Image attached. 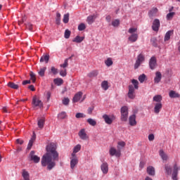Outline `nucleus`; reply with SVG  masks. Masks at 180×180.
Returning a JSON list of instances; mask_svg holds the SVG:
<instances>
[{
	"instance_id": "7ed1b4c3",
	"label": "nucleus",
	"mask_w": 180,
	"mask_h": 180,
	"mask_svg": "<svg viewBox=\"0 0 180 180\" xmlns=\"http://www.w3.org/2000/svg\"><path fill=\"white\" fill-rule=\"evenodd\" d=\"M120 112L122 122H127V117H129V108H127V106H123L121 108Z\"/></svg>"
},
{
	"instance_id": "473e14b6",
	"label": "nucleus",
	"mask_w": 180,
	"mask_h": 180,
	"mask_svg": "<svg viewBox=\"0 0 180 180\" xmlns=\"http://www.w3.org/2000/svg\"><path fill=\"white\" fill-rule=\"evenodd\" d=\"M84 41V37H79V36H77L72 41L74 43H81L82 41Z\"/></svg>"
},
{
	"instance_id": "37998d69",
	"label": "nucleus",
	"mask_w": 180,
	"mask_h": 180,
	"mask_svg": "<svg viewBox=\"0 0 180 180\" xmlns=\"http://www.w3.org/2000/svg\"><path fill=\"white\" fill-rule=\"evenodd\" d=\"M124 146H126V143H124V141H120L117 143V148L118 150H122V148H123V147H124Z\"/></svg>"
},
{
	"instance_id": "774afa93",
	"label": "nucleus",
	"mask_w": 180,
	"mask_h": 180,
	"mask_svg": "<svg viewBox=\"0 0 180 180\" xmlns=\"http://www.w3.org/2000/svg\"><path fill=\"white\" fill-rule=\"evenodd\" d=\"M105 19L107 22H110V20L112 19V18L110 17V15H107Z\"/></svg>"
},
{
	"instance_id": "864d4df0",
	"label": "nucleus",
	"mask_w": 180,
	"mask_h": 180,
	"mask_svg": "<svg viewBox=\"0 0 180 180\" xmlns=\"http://www.w3.org/2000/svg\"><path fill=\"white\" fill-rule=\"evenodd\" d=\"M150 43L153 46H154V47H157V38H151Z\"/></svg>"
},
{
	"instance_id": "c9c22d12",
	"label": "nucleus",
	"mask_w": 180,
	"mask_h": 180,
	"mask_svg": "<svg viewBox=\"0 0 180 180\" xmlns=\"http://www.w3.org/2000/svg\"><path fill=\"white\" fill-rule=\"evenodd\" d=\"M46 70H47L46 67L40 68L39 71L38 72L39 75L40 77H44V73L46 72Z\"/></svg>"
},
{
	"instance_id": "ddd939ff",
	"label": "nucleus",
	"mask_w": 180,
	"mask_h": 180,
	"mask_svg": "<svg viewBox=\"0 0 180 180\" xmlns=\"http://www.w3.org/2000/svg\"><path fill=\"white\" fill-rule=\"evenodd\" d=\"M101 169L103 172V174H108V172H109V165H108V163L106 162H103L101 165Z\"/></svg>"
},
{
	"instance_id": "a878e982",
	"label": "nucleus",
	"mask_w": 180,
	"mask_h": 180,
	"mask_svg": "<svg viewBox=\"0 0 180 180\" xmlns=\"http://www.w3.org/2000/svg\"><path fill=\"white\" fill-rule=\"evenodd\" d=\"M50 60V56L49 55H45L41 57L40 58V63H46L47 64L49 63V60Z\"/></svg>"
},
{
	"instance_id": "052dcab7",
	"label": "nucleus",
	"mask_w": 180,
	"mask_h": 180,
	"mask_svg": "<svg viewBox=\"0 0 180 180\" xmlns=\"http://www.w3.org/2000/svg\"><path fill=\"white\" fill-rule=\"evenodd\" d=\"M94 109H95L94 106L89 107L87 110V113L89 115H92V112H94Z\"/></svg>"
},
{
	"instance_id": "2f4dec72",
	"label": "nucleus",
	"mask_w": 180,
	"mask_h": 180,
	"mask_svg": "<svg viewBox=\"0 0 180 180\" xmlns=\"http://www.w3.org/2000/svg\"><path fill=\"white\" fill-rule=\"evenodd\" d=\"M161 101H162V96L161 95H156L153 97V102L161 103Z\"/></svg>"
},
{
	"instance_id": "ea45409f",
	"label": "nucleus",
	"mask_w": 180,
	"mask_h": 180,
	"mask_svg": "<svg viewBox=\"0 0 180 180\" xmlns=\"http://www.w3.org/2000/svg\"><path fill=\"white\" fill-rule=\"evenodd\" d=\"M147 78V76H146V75L142 74L139 77V82H141V84H143V82H144V81H146V79Z\"/></svg>"
},
{
	"instance_id": "c03bdc74",
	"label": "nucleus",
	"mask_w": 180,
	"mask_h": 180,
	"mask_svg": "<svg viewBox=\"0 0 180 180\" xmlns=\"http://www.w3.org/2000/svg\"><path fill=\"white\" fill-rule=\"evenodd\" d=\"M131 82H132V84H133V85H134V89H139V81H137V80H136V79H133L132 80H131Z\"/></svg>"
},
{
	"instance_id": "2eb2a0df",
	"label": "nucleus",
	"mask_w": 180,
	"mask_h": 180,
	"mask_svg": "<svg viewBox=\"0 0 180 180\" xmlns=\"http://www.w3.org/2000/svg\"><path fill=\"white\" fill-rule=\"evenodd\" d=\"M146 171L147 174L150 176H154L155 175V168L153 166H148Z\"/></svg>"
},
{
	"instance_id": "bf43d9fd",
	"label": "nucleus",
	"mask_w": 180,
	"mask_h": 180,
	"mask_svg": "<svg viewBox=\"0 0 180 180\" xmlns=\"http://www.w3.org/2000/svg\"><path fill=\"white\" fill-rule=\"evenodd\" d=\"M26 27H27V29L30 30L31 32H32V30H33V25H32L30 22H28L26 25Z\"/></svg>"
},
{
	"instance_id": "20e7f679",
	"label": "nucleus",
	"mask_w": 180,
	"mask_h": 180,
	"mask_svg": "<svg viewBox=\"0 0 180 180\" xmlns=\"http://www.w3.org/2000/svg\"><path fill=\"white\" fill-rule=\"evenodd\" d=\"M146 60V58H144V55L143 53L139 54L137 56V59L136 60V63L134 64V69L137 70L140 65L143 63V62Z\"/></svg>"
},
{
	"instance_id": "680f3d73",
	"label": "nucleus",
	"mask_w": 180,
	"mask_h": 180,
	"mask_svg": "<svg viewBox=\"0 0 180 180\" xmlns=\"http://www.w3.org/2000/svg\"><path fill=\"white\" fill-rule=\"evenodd\" d=\"M50 98H51V92L46 91L47 102H49V101H50Z\"/></svg>"
},
{
	"instance_id": "58836bf2",
	"label": "nucleus",
	"mask_w": 180,
	"mask_h": 180,
	"mask_svg": "<svg viewBox=\"0 0 180 180\" xmlns=\"http://www.w3.org/2000/svg\"><path fill=\"white\" fill-rule=\"evenodd\" d=\"M98 71L97 70H94L92 71L91 72L88 74V77H89V78H94V77H98Z\"/></svg>"
},
{
	"instance_id": "f8f14e48",
	"label": "nucleus",
	"mask_w": 180,
	"mask_h": 180,
	"mask_svg": "<svg viewBox=\"0 0 180 180\" xmlns=\"http://www.w3.org/2000/svg\"><path fill=\"white\" fill-rule=\"evenodd\" d=\"M70 159V168L74 169V168H75V165L78 164V158L77 156H72Z\"/></svg>"
},
{
	"instance_id": "6e6552de",
	"label": "nucleus",
	"mask_w": 180,
	"mask_h": 180,
	"mask_svg": "<svg viewBox=\"0 0 180 180\" xmlns=\"http://www.w3.org/2000/svg\"><path fill=\"white\" fill-rule=\"evenodd\" d=\"M128 98L129 99H134L136 98V94L134 93V86L132 84L129 86Z\"/></svg>"
},
{
	"instance_id": "4c0bfd02",
	"label": "nucleus",
	"mask_w": 180,
	"mask_h": 180,
	"mask_svg": "<svg viewBox=\"0 0 180 180\" xmlns=\"http://www.w3.org/2000/svg\"><path fill=\"white\" fill-rule=\"evenodd\" d=\"M67 117V113L65 112H61L58 115V119L63 120Z\"/></svg>"
},
{
	"instance_id": "423d86ee",
	"label": "nucleus",
	"mask_w": 180,
	"mask_h": 180,
	"mask_svg": "<svg viewBox=\"0 0 180 180\" xmlns=\"http://www.w3.org/2000/svg\"><path fill=\"white\" fill-rule=\"evenodd\" d=\"M109 153H110V155H111V157L115 156V157H120L121 155V153H120V150L119 148H117V150H116V148L111 147L109 150Z\"/></svg>"
},
{
	"instance_id": "cd10ccee",
	"label": "nucleus",
	"mask_w": 180,
	"mask_h": 180,
	"mask_svg": "<svg viewBox=\"0 0 180 180\" xmlns=\"http://www.w3.org/2000/svg\"><path fill=\"white\" fill-rule=\"evenodd\" d=\"M158 13V8H153L151 9V11H149V16L150 18H153V16H155L157 13Z\"/></svg>"
},
{
	"instance_id": "393cba45",
	"label": "nucleus",
	"mask_w": 180,
	"mask_h": 180,
	"mask_svg": "<svg viewBox=\"0 0 180 180\" xmlns=\"http://www.w3.org/2000/svg\"><path fill=\"white\" fill-rule=\"evenodd\" d=\"M7 86H8V88H11V89H19V85L12 82H8L7 84Z\"/></svg>"
},
{
	"instance_id": "e2e57ef3",
	"label": "nucleus",
	"mask_w": 180,
	"mask_h": 180,
	"mask_svg": "<svg viewBox=\"0 0 180 180\" xmlns=\"http://www.w3.org/2000/svg\"><path fill=\"white\" fill-rule=\"evenodd\" d=\"M148 140L149 141H153L154 140V134H150L148 136Z\"/></svg>"
},
{
	"instance_id": "69168bd1",
	"label": "nucleus",
	"mask_w": 180,
	"mask_h": 180,
	"mask_svg": "<svg viewBox=\"0 0 180 180\" xmlns=\"http://www.w3.org/2000/svg\"><path fill=\"white\" fill-rule=\"evenodd\" d=\"M16 143H17V144H20V146H22V144H23V140H22V139H17L16 140Z\"/></svg>"
},
{
	"instance_id": "de8ad7c7",
	"label": "nucleus",
	"mask_w": 180,
	"mask_h": 180,
	"mask_svg": "<svg viewBox=\"0 0 180 180\" xmlns=\"http://www.w3.org/2000/svg\"><path fill=\"white\" fill-rule=\"evenodd\" d=\"M60 67H61V68H67V67H68V58H66L64 60V63L63 64H60Z\"/></svg>"
},
{
	"instance_id": "f03ea898",
	"label": "nucleus",
	"mask_w": 180,
	"mask_h": 180,
	"mask_svg": "<svg viewBox=\"0 0 180 180\" xmlns=\"http://www.w3.org/2000/svg\"><path fill=\"white\" fill-rule=\"evenodd\" d=\"M165 170L166 175H171L172 174V179L178 180V172L179 171H180V166L178 165V163H174V165H173V171L171 165H165Z\"/></svg>"
},
{
	"instance_id": "a211bd4d",
	"label": "nucleus",
	"mask_w": 180,
	"mask_h": 180,
	"mask_svg": "<svg viewBox=\"0 0 180 180\" xmlns=\"http://www.w3.org/2000/svg\"><path fill=\"white\" fill-rule=\"evenodd\" d=\"M129 124L130 126H136L137 122L136 121V115H132L129 117Z\"/></svg>"
},
{
	"instance_id": "dca6fc26",
	"label": "nucleus",
	"mask_w": 180,
	"mask_h": 180,
	"mask_svg": "<svg viewBox=\"0 0 180 180\" xmlns=\"http://www.w3.org/2000/svg\"><path fill=\"white\" fill-rule=\"evenodd\" d=\"M161 78H162V75H161V72H156L155 77L154 78L155 84H158L161 81Z\"/></svg>"
},
{
	"instance_id": "412c9836",
	"label": "nucleus",
	"mask_w": 180,
	"mask_h": 180,
	"mask_svg": "<svg viewBox=\"0 0 180 180\" xmlns=\"http://www.w3.org/2000/svg\"><path fill=\"white\" fill-rule=\"evenodd\" d=\"M103 118L104 119L105 122L107 124H112V123H113V120H112V118L109 117V115H103Z\"/></svg>"
},
{
	"instance_id": "13d9d810",
	"label": "nucleus",
	"mask_w": 180,
	"mask_h": 180,
	"mask_svg": "<svg viewBox=\"0 0 180 180\" xmlns=\"http://www.w3.org/2000/svg\"><path fill=\"white\" fill-rule=\"evenodd\" d=\"M128 32L131 34H134V33H136V32H137V28H129Z\"/></svg>"
},
{
	"instance_id": "4d7b16f0",
	"label": "nucleus",
	"mask_w": 180,
	"mask_h": 180,
	"mask_svg": "<svg viewBox=\"0 0 180 180\" xmlns=\"http://www.w3.org/2000/svg\"><path fill=\"white\" fill-rule=\"evenodd\" d=\"M51 71L52 73H53L54 75H56V74H58V70L54 67L51 68Z\"/></svg>"
},
{
	"instance_id": "09e8293b",
	"label": "nucleus",
	"mask_w": 180,
	"mask_h": 180,
	"mask_svg": "<svg viewBox=\"0 0 180 180\" xmlns=\"http://www.w3.org/2000/svg\"><path fill=\"white\" fill-rule=\"evenodd\" d=\"M30 75L31 81L34 84V82H36V75H34L33 72H31Z\"/></svg>"
},
{
	"instance_id": "4468645a",
	"label": "nucleus",
	"mask_w": 180,
	"mask_h": 180,
	"mask_svg": "<svg viewBox=\"0 0 180 180\" xmlns=\"http://www.w3.org/2000/svg\"><path fill=\"white\" fill-rule=\"evenodd\" d=\"M161 109H162V103H155L154 107V112L158 115L160 112L161 111Z\"/></svg>"
},
{
	"instance_id": "6e6d98bb",
	"label": "nucleus",
	"mask_w": 180,
	"mask_h": 180,
	"mask_svg": "<svg viewBox=\"0 0 180 180\" xmlns=\"http://www.w3.org/2000/svg\"><path fill=\"white\" fill-rule=\"evenodd\" d=\"M60 75L61 77H66L67 76V69L61 70L60 71Z\"/></svg>"
},
{
	"instance_id": "338daca9",
	"label": "nucleus",
	"mask_w": 180,
	"mask_h": 180,
	"mask_svg": "<svg viewBox=\"0 0 180 180\" xmlns=\"http://www.w3.org/2000/svg\"><path fill=\"white\" fill-rule=\"evenodd\" d=\"M30 80H25L22 82V85H27V84H30Z\"/></svg>"
},
{
	"instance_id": "9d476101",
	"label": "nucleus",
	"mask_w": 180,
	"mask_h": 180,
	"mask_svg": "<svg viewBox=\"0 0 180 180\" xmlns=\"http://www.w3.org/2000/svg\"><path fill=\"white\" fill-rule=\"evenodd\" d=\"M160 20L155 19L152 25L153 30L154 32H158V30H160Z\"/></svg>"
},
{
	"instance_id": "bb28decb",
	"label": "nucleus",
	"mask_w": 180,
	"mask_h": 180,
	"mask_svg": "<svg viewBox=\"0 0 180 180\" xmlns=\"http://www.w3.org/2000/svg\"><path fill=\"white\" fill-rule=\"evenodd\" d=\"M35 140H36V135H34L28 143L27 150H30L32 148V147L33 146V143H34Z\"/></svg>"
},
{
	"instance_id": "6ab92c4d",
	"label": "nucleus",
	"mask_w": 180,
	"mask_h": 180,
	"mask_svg": "<svg viewBox=\"0 0 180 180\" xmlns=\"http://www.w3.org/2000/svg\"><path fill=\"white\" fill-rule=\"evenodd\" d=\"M79 151H81V145L77 144L76 146L73 148V153H72V157H77V153H79Z\"/></svg>"
},
{
	"instance_id": "79ce46f5",
	"label": "nucleus",
	"mask_w": 180,
	"mask_h": 180,
	"mask_svg": "<svg viewBox=\"0 0 180 180\" xmlns=\"http://www.w3.org/2000/svg\"><path fill=\"white\" fill-rule=\"evenodd\" d=\"M174 16H175V12H171L167 14L166 18L167 20H171Z\"/></svg>"
},
{
	"instance_id": "c756f323",
	"label": "nucleus",
	"mask_w": 180,
	"mask_h": 180,
	"mask_svg": "<svg viewBox=\"0 0 180 180\" xmlns=\"http://www.w3.org/2000/svg\"><path fill=\"white\" fill-rule=\"evenodd\" d=\"M159 154H160L161 158L163 160V161H167V160H168V155H167V154H165V153H164V150H160L159 152Z\"/></svg>"
},
{
	"instance_id": "39448f33",
	"label": "nucleus",
	"mask_w": 180,
	"mask_h": 180,
	"mask_svg": "<svg viewBox=\"0 0 180 180\" xmlns=\"http://www.w3.org/2000/svg\"><path fill=\"white\" fill-rule=\"evenodd\" d=\"M29 158L30 160L34 162V164H38V162H40V157L36 155V152H34V150H32L30 153Z\"/></svg>"
},
{
	"instance_id": "8fccbe9b",
	"label": "nucleus",
	"mask_w": 180,
	"mask_h": 180,
	"mask_svg": "<svg viewBox=\"0 0 180 180\" xmlns=\"http://www.w3.org/2000/svg\"><path fill=\"white\" fill-rule=\"evenodd\" d=\"M119 25H120V21L119 20H115L112 22V25L114 27H117V26H119Z\"/></svg>"
},
{
	"instance_id": "aec40b11",
	"label": "nucleus",
	"mask_w": 180,
	"mask_h": 180,
	"mask_svg": "<svg viewBox=\"0 0 180 180\" xmlns=\"http://www.w3.org/2000/svg\"><path fill=\"white\" fill-rule=\"evenodd\" d=\"M46 120L44 118L38 119L37 126L39 130H42L43 127H44V122Z\"/></svg>"
},
{
	"instance_id": "603ef678",
	"label": "nucleus",
	"mask_w": 180,
	"mask_h": 180,
	"mask_svg": "<svg viewBox=\"0 0 180 180\" xmlns=\"http://www.w3.org/2000/svg\"><path fill=\"white\" fill-rule=\"evenodd\" d=\"M62 103H63V105H65V106H68V105H69L70 103V98H64L62 101Z\"/></svg>"
},
{
	"instance_id": "4be33fe9",
	"label": "nucleus",
	"mask_w": 180,
	"mask_h": 180,
	"mask_svg": "<svg viewBox=\"0 0 180 180\" xmlns=\"http://www.w3.org/2000/svg\"><path fill=\"white\" fill-rule=\"evenodd\" d=\"M169 98H180V94H178L176 91L172 90L169 93Z\"/></svg>"
},
{
	"instance_id": "0eeeda50",
	"label": "nucleus",
	"mask_w": 180,
	"mask_h": 180,
	"mask_svg": "<svg viewBox=\"0 0 180 180\" xmlns=\"http://www.w3.org/2000/svg\"><path fill=\"white\" fill-rule=\"evenodd\" d=\"M149 67L150 70H155L157 67V58L155 56H153L149 60Z\"/></svg>"
},
{
	"instance_id": "1a4fd4ad",
	"label": "nucleus",
	"mask_w": 180,
	"mask_h": 180,
	"mask_svg": "<svg viewBox=\"0 0 180 180\" xmlns=\"http://www.w3.org/2000/svg\"><path fill=\"white\" fill-rule=\"evenodd\" d=\"M78 136L81 140H88V139H89V136L86 134V131H85V129H82L79 131Z\"/></svg>"
},
{
	"instance_id": "f3484780",
	"label": "nucleus",
	"mask_w": 180,
	"mask_h": 180,
	"mask_svg": "<svg viewBox=\"0 0 180 180\" xmlns=\"http://www.w3.org/2000/svg\"><path fill=\"white\" fill-rule=\"evenodd\" d=\"M139 39V34H131V36L128 38V40L131 41V43H134L137 41V39Z\"/></svg>"
},
{
	"instance_id": "72a5a7b5",
	"label": "nucleus",
	"mask_w": 180,
	"mask_h": 180,
	"mask_svg": "<svg viewBox=\"0 0 180 180\" xmlns=\"http://www.w3.org/2000/svg\"><path fill=\"white\" fill-rule=\"evenodd\" d=\"M101 88H103V89H104V91H108V89H109V86L108 84V81H103L101 83Z\"/></svg>"
},
{
	"instance_id": "f257e3e1",
	"label": "nucleus",
	"mask_w": 180,
	"mask_h": 180,
	"mask_svg": "<svg viewBox=\"0 0 180 180\" xmlns=\"http://www.w3.org/2000/svg\"><path fill=\"white\" fill-rule=\"evenodd\" d=\"M47 153L41 158L42 167H47L49 171H51L56 167V161H58V152H57L56 146L50 144L46 147Z\"/></svg>"
},
{
	"instance_id": "a18cd8bd",
	"label": "nucleus",
	"mask_w": 180,
	"mask_h": 180,
	"mask_svg": "<svg viewBox=\"0 0 180 180\" xmlns=\"http://www.w3.org/2000/svg\"><path fill=\"white\" fill-rule=\"evenodd\" d=\"M22 176L25 180H30V179L29 178V172L25 170L22 172Z\"/></svg>"
},
{
	"instance_id": "c85d7f7f",
	"label": "nucleus",
	"mask_w": 180,
	"mask_h": 180,
	"mask_svg": "<svg viewBox=\"0 0 180 180\" xmlns=\"http://www.w3.org/2000/svg\"><path fill=\"white\" fill-rule=\"evenodd\" d=\"M53 82L56 85L60 86V85H63L64 84V81L61 78H56L53 79Z\"/></svg>"
},
{
	"instance_id": "3c124183",
	"label": "nucleus",
	"mask_w": 180,
	"mask_h": 180,
	"mask_svg": "<svg viewBox=\"0 0 180 180\" xmlns=\"http://www.w3.org/2000/svg\"><path fill=\"white\" fill-rule=\"evenodd\" d=\"M70 36H71V31L66 30L64 35L65 39H70Z\"/></svg>"
},
{
	"instance_id": "a19ab883",
	"label": "nucleus",
	"mask_w": 180,
	"mask_h": 180,
	"mask_svg": "<svg viewBox=\"0 0 180 180\" xmlns=\"http://www.w3.org/2000/svg\"><path fill=\"white\" fill-rule=\"evenodd\" d=\"M105 65L107 67H110V65H113V60L110 58H108L105 61Z\"/></svg>"
},
{
	"instance_id": "5fc2aeb1",
	"label": "nucleus",
	"mask_w": 180,
	"mask_h": 180,
	"mask_svg": "<svg viewBox=\"0 0 180 180\" xmlns=\"http://www.w3.org/2000/svg\"><path fill=\"white\" fill-rule=\"evenodd\" d=\"M77 119H81V117H86V115L84 113L77 112L75 115Z\"/></svg>"
},
{
	"instance_id": "49530a36",
	"label": "nucleus",
	"mask_w": 180,
	"mask_h": 180,
	"mask_svg": "<svg viewBox=\"0 0 180 180\" xmlns=\"http://www.w3.org/2000/svg\"><path fill=\"white\" fill-rule=\"evenodd\" d=\"M85 29H86V26L85 25L84 23H81L78 26V30H79V32H82V30H85Z\"/></svg>"
},
{
	"instance_id": "e433bc0d",
	"label": "nucleus",
	"mask_w": 180,
	"mask_h": 180,
	"mask_svg": "<svg viewBox=\"0 0 180 180\" xmlns=\"http://www.w3.org/2000/svg\"><path fill=\"white\" fill-rule=\"evenodd\" d=\"M87 123H89L90 126H96V121L92 118L87 119Z\"/></svg>"
},
{
	"instance_id": "9b49d317",
	"label": "nucleus",
	"mask_w": 180,
	"mask_h": 180,
	"mask_svg": "<svg viewBox=\"0 0 180 180\" xmlns=\"http://www.w3.org/2000/svg\"><path fill=\"white\" fill-rule=\"evenodd\" d=\"M32 104L34 105V106H39V108H43V103L36 96L33 97L32 98Z\"/></svg>"
},
{
	"instance_id": "0e129e2a",
	"label": "nucleus",
	"mask_w": 180,
	"mask_h": 180,
	"mask_svg": "<svg viewBox=\"0 0 180 180\" xmlns=\"http://www.w3.org/2000/svg\"><path fill=\"white\" fill-rule=\"evenodd\" d=\"M28 89H30V91H36V89H34V86H33V85H30L28 86Z\"/></svg>"
},
{
	"instance_id": "5701e85b",
	"label": "nucleus",
	"mask_w": 180,
	"mask_h": 180,
	"mask_svg": "<svg viewBox=\"0 0 180 180\" xmlns=\"http://www.w3.org/2000/svg\"><path fill=\"white\" fill-rule=\"evenodd\" d=\"M82 96V93L81 91H79L75 95L73 98V102L75 103L78 102L79 99H81Z\"/></svg>"
},
{
	"instance_id": "7c9ffc66",
	"label": "nucleus",
	"mask_w": 180,
	"mask_h": 180,
	"mask_svg": "<svg viewBox=\"0 0 180 180\" xmlns=\"http://www.w3.org/2000/svg\"><path fill=\"white\" fill-rule=\"evenodd\" d=\"M96 18V17L95 15H90L87 17L86 22L87 23H89V25H92V23H94V22L95 21Z\"/></svg>"
},
{
	"instance_id": "b1692460",
	"label": "nucleus",
	"mask_w": 180,
	"mask_h": 180,
	"mask_svg": "<svg viewBox=\"0 0 180 180\" xmlns=\"http://www.w3.org/2000/svg\"><path fill=\"white\" fill-rule=\"evenodd\" d=\"M174 34V30H169L165 36V41H168L171 39V36Z\"/></svg>"
},
{
	"instance_id": "f704fd0d",
	"label": "nucleus",
	"mask_w": 180,
	"mask_h": 180,
	"mask_svg": "<svg viewBox=\"0 0 180 180\" xmlns=\"http://www.w3.org/2000/svg\"><path fill=\"white\" fill-rule=\"evenodd\" d=\"M70 21V13H66L63 15V23H68Z\"/></svg>"
}]
</instances>
